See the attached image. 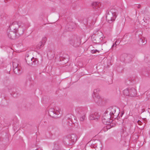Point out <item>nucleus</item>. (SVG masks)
Here are the masks:
<instances>
[{
	"instance_id": "18",
	"label": "nucleus",
	"mask_w": 150,
	"mask_h": 150,
	"mask_svg": "<svg viewBox=\"0 0 150 150\" xmlns=\"http://www.w3.org/2000/svg\"><path fill=\"white\" fill-rule=\"evenodd\" d=\"M26 61L27 63L30 66H32V58H28V57L26 59Z\"/></svg>"
},
{
	"instance_id": "28",
	"label": "nucleus",
	"mask_w": 150,
	"mask_h": 150,
	"mask_svg": "<svg viewBox=\"0 0 150 150\" xmlns=\"http://www.w3.org/2000/svg\"><path fill=\"white\" fill-rule=\"evenodd\" d=\"M36 59L34 58L33 57L32 58V66L35 65L36 64Z\"/></svg>"
},
{
	"instance_id": "16",
	"label": "nucleus",
	"mask_w": 150,
	"mask_h": 150,
	"mask_svg": "<svg viewBox=\"0 0 150 150\" xmlns=\"http://www.w3.org/2000/svg\"><path fill=\"white\" fill-rule=\"evenodd\" d=\"M148 115V112L145 111V110H144L142 112H141V116H142V117H141V119H142V120H146V117L147 115Z\"/></svg>"
},
{
	"instance_id": "1",
	"label": "nucleus",
	"mask_w": 150,
	"mask_h": 150,
	"mask_svg": "<svg viewBox=\"0 0 150 150\" xmlns=\"http://www.w3.org/2000/svg\"><path fill=\"white\" fill-rule=\"evenodd\" d=\"M77 140V137L75 134L67 135L64 139V142L67 145L73 144Z\"/></svg>"
},
{
	"instance_id": "25",
	"label": "nucleus",
	"mask_w": 150,
	"mask_h": 150,
	"mask_svg": "<svg viewBox=\"0 0 150 150\" xmlns=\"http://www.w3.org/2000/svg\"><path fill=\"white\" fill-rule=\"evenodd\" d=\"M145 75L149 77H150V68H148L146 73L145 74Z\"/></svg>"
},
{
	"instance_id": "34",
	"label": "nucleus",
	"mask_w": 150,
	"mask_h": 150,
	"mask_svg": "<svg viewBox=\"0 0 150 150\" xmlns=\"http://www.w3.org/2000/svg\"><path fill=\"white\" fill-rule=\"evenodd\" d=\"M52 150H61L60 149L57 147V148L56 147H55Z\"/></svg>"
},
{
	"instance_id": "31",
	"label": "nucleus",
	"mask_w": 150,
	"mask_h": 150,
	"mask_svg": "<svg viewBox=\"0 0 150 150\" xmlns=\"http://www.w3.org/2000/svg\"><path fill=\"white\" fill-rule=\"evenodd\" d=\"M119 24L120 25L122 24V26H123L124 25V22L123 20H122V21H120L119 22Z\"/></svg>"
},
{
	"instance_id": "19",
	"label": "nucleus",
	"mask_w": 150,
	"mask_h": 150,
	"mask_svg": "<svg viewBox=\"0 0 150 150\" xmlns=\"http://www.w3.org/2000/svg\"><path fill=\"white\" fill-rule=\"evenodd\" d=\"M147 122V121L146 120H141V129L144 128Z\"/></svg>"
},
{
	"instance_id": "10",
	"label": "nucleus",
	"mask_w": 150,
	"mask_h": 150,
	"mask_svg": "<svg viewBox=\"0 0 150 150\" xmlns=\"http://www.w3.org/2000/svg\"><path fill=\"white\" fill-rule=\"evenodd\" d=\"M21 26V25L19 24V22L14 21L11 24L8 28H10V29L15 30L17 32H19L18 30H17L19 27H20Z\"/></svg>"
},
{
	"instance_id": "36",
	"label": "nucleus",
	"mask_w": 150,
	"mask_h": 150,
	"mask_svg": "<svg viewBox=\"0 0 150 150\" xmlns=\"http://www.w3.org/2000/svg\"><path fill=\"white\" fill-rule=\"evenodd\" d=\"M124 114V111H122L121 113V114L120 115V116L122 117L123 115Z\"/></svg>"
},
{
	"instance_id": "7",
	"label": "nucleus",
	"mask_w": 150,
	"mask_h": 150,
	"mask_svg": "<svg viewBox=\"0 0 150 150\" xmlns=\"http://www.w3.org/2000/svg\"><path fill=\"white\" fill-rule=\"evenodd\" d=\"M111 116L108 112L104 113L102 117V121L103 124L108 125L110 123Z\"/></svg>"
},
{
	"instance_id": "15",
	"label": "nucleus",
	"mask_w": 150,
	"mask_h": 150,
	"mask_svg": "<svg viewBox=\"0 0 150 150\" xmlns=\"http://www.w3.org/2000/svg\"><path fill=\"white\" fill-rule=\"evenodd\" d=\"M93 8L95 9H98L101 6V4L98 2H93L91 4Z\"/></svg>"
},
{
	"instance_id": "6",
	"label": "nucleus",
	"mask_w": 150,
	"mask_h": 150,
	"mask_svg": "<svg viewBox=\"0 0 150 150\" xmlns=\"http://www.w3.org/2000/svg\"><path fill=\"white\" fill-rule=\"evenodd\" d=\"M117 16L116 13L114 12L113 13L112 12L108 13L106 16V19L110 23H112L114 21Z\"/></svg>"
},
{
	"instance_id": "13",
	"label": "nucleus",
	"mask_w": 150,
	"mask_h": 150,
	"mask_svg": "<svg viewBox=\"0 0 150 150\" xmlns=\"http://www.w3.org/2000/svg\"><path fill=\"white\" fill-rule=\"evenodd\" d=\"M99 118V115L98 112L92 113L89 116V119L91 120H98Z\"/></svg>"
},
{
	"instance_id": "24",
	"label": "nucleus",
	"mask_w": 150,
	"mask_h": 150,
	"mask_svg": "<svg viewBox=\"0 0 150 150\" xmlns=\"http://www.w3.org/2000/svg\"><path fill=\"white\" fill-rule=\"evenodd\" d=\"M144 60L146 62H149L150 61V55L148 54L145 55Z\"/></svg>"
},
{
	"instance_id": "5",
	"label": "nucleus",
	"mask_w": 150,
	"mask_h": 150,
	"mask_svg": "<svg viewBox=\"0 0 150 150\" xmlns=\"http://www.w3.org/2000/svg\"><path fill=\"white\" fill-rule=\"evenodd\" d=\"M76 111L79 115V120L80 121L83 122L85 119L86 112L81 108H77L76 109Z\"/></svg>"
},
{
	"instance_id": "33",
	"label": "nucleus",
	"mask_w": 150,
	"mask_h": 150,
	"mask_svg": "<svg viewBox=\"0 0 150 150\" xmlns=\"http://www.w3.org/2000/svg\"><path fill=\"white\" fill-rule=\"evenodd\" d=\"M98 52V51L96 50H92L91 53H94L96 52Z\"/></svg>"
},
{
	"instance_id": "3",
	"label": "nucleus",
	"mask_w": 150,
	"mask_h": 150,
	"mask_svg": "<svg viewBox=\"0 0 150 150\" xmlns=\"http://www.w3.org/2000/svg\"><path fill=\"white\" fill-rule=\"evenodd\" d=\"M16 60H14L13 62V71L14 73L17 75H20L22 72L21 67L17 62Z\"/></svg>"
},
{
	"instance_id": "38",
	"label": "nucleus",
	"mask_w": 150,
	"mask_h": 150,
	"mask_svg": "<svg viewBox=\"0 0 150 150\" xmlns=\"http://www.w3.org/2000/svg\"><path fill=\"white\" fill-rule=\"evenodd\" d=\"M142 25H143L144 26L145 25V24H141Z\"/></svg>"
},
{
	"instance_id": "17",
	"label": "nucleus",
	"mask_w": 150,
	"mask_h": 150,
	"mask_svg": "<svg viewBox=\"0 0 150 150\" xmlns=\"http://www.w3.org/2000/svg\"><path fill=\"white\" fill-rule=\"evenodd\" d=\"M55 110L53 109H50L48 111L49 115L53 117H55Z\"/></svg>"
},
{
	"instance_id": "32",
	"label": "nucleus",
	"mask_w": 150,
	"mask_h": 150,
	"mask_svg": "<svg viewBox=\"0 0 150 150\" xmlns=\"http://www.w3.org/2000/svg\"><path fill=\"white\" fill-rule=\"evenodd\" d=\"M67 28H68V31H71L73 29V28L72 27H68V25H67Z\"/></svg>"
},
{
	"instance_id": "21",
	"label": "nucleus",
	"mask_w": 150,
	"mask_h": 150,
	"mask_svg": "<svg viewBox=\"0 0 150 150\" xmlns=\"http://www.w3.org/2000/svg\"><path fill=\"white\" fill-rule=\"evenodd\" d=\"M44 45V44L40 42L36 46V48L37 49H40L41 47H43Z\"/></svg>"
},
{
	"instance_id": "43",
	"label": "nucleus",
	"mask_w": 150,
	"mask_h": 150,
	"mask_svg": "<svg viewBox=\"0 0 150 150\" xmlns=\"http://www.w3.org/2000/svg\"><path fill=\"white\" fill-rule=\"evenodd\" d=\"M142 123H143V121H142Z\"/></svg>"
},
{
	"instance_id": "22",
	"label": "nucleus",
	"mask_w": 150,
	"mask_h": 150,
	"mask_svg": "<svg viewBox=\"0 0 150 150\" xmlns=\"http://www.w3.org/2000/svg\"><path fill=\"white\" fill-rule=\"evenodd\" d=\"M111 127L110 125H108L104 127L102 130V131L104 132L107 131L109 129L111 128Z\"/></svg>"
},
{
	"instance_id": "29",
	"label": "nucleus",
	"mask_w": 150,
	"mask_h": 150,
	"mask_svg": "<svg viewBox=\"0 0 150 150\" xmlns=\"http://www.w3.org/2000/svg\"><path fill=\"white\" fill-rule=\"evenodd\" d=\"M117 43L118 44H119V41H116L114 44L112 46V48L113 49L115 45V47H116L117 45Z\"/></svg>"
},
{
	"instance_id": "27",
	"label": "nucleus",
	"mask_w": 150,
	"mask_h": 150,
	"mask_svg": "<svg viewBox=\"0 0 150 150\" xmlns=\"http://www.w3.org/2000/svg\"><path fill=\"white\" fill-rule=\"evenodd\" d=\"M46 38L45 37H43L42 38V40L40 42H42L44 44V45H45L46 42Z\"/></svg>"
},
{
	"instance_id": "12",
	"label": "nucleus",
	"mask_w": 150,
	"mask_h": 150,
	"mask_svg": "<svg viewBox=\"0 0 150 150\" xmlns=\"http://www.w3.org/2000/svg\"><path fill=\"white\" fill-rule=\"evenodd\" d=\"M131 55L127 54H123L120 57V59L123 62H129V61L131 60Z\"/></svg>"
},
{
	"instance_id": "41",
	"label": "nucleus",
	"mask_w": 150,
	"mask_h": 150,
	"mask_svg": "<svg viewBox=\"0 0 150 150\" xmlns=\"http://www.w3.org/2000/svg\"><path fill=\"white\" fill-rule=\"evenodd\" d=\"M137 33H138V32Z\"/></svg>"
},
{
	"instance_id": "39",
	"label": "nucleus",
	"mask_w": 150,
	"mask_h": 150,
	"mask_svg": "<svg viewBox=\"0 0 150 150\" xmlns=\"http://www.w3.org/2000/svg\"><path fill=\"white\" fill-rule=\"evenodd\" d=\"M143 21H144V22H145V21H144V19H143Z\"/></svg>"
},
{
	"instance_id": "26",
	"label": "nucleus",
	"mask_w": 150,
	"mask_h": 150,
	"mask_svg": "<svg viewBox=\"0 0 150 150\" xmlns=\"http://www.w3.org/2000/svg\"><path fill=\"white\" fill-rule=\"evenodd\" d=\"M72 116V115H67V119L69 120H70L71 121V123H70L69 122V123H70L71 124L72 123L71 121Z\"/></svg>"
},
{
	"instance_id": "14",
	"label": "nucleus",
	"mask_w": 150,
	"mask_h": 150,
	"mask_svg": "<svg viewBox=\"0 0 150 150\" xmlns=\"http://www.w3.org/2000/svg\"><path fill=\"white\" fill-rule=\"evenodd\" d=\"M129 96L131 97H134L137 95V91L135 89L132 88H129Z\"/></svg>"
},
{
	"instance_id": "40",
	"label": "nucleus",
	"mask_w": 150,
	"mask_h": 150,
	"mask_svg": "<svg viewBox=\"0 0 150 150\" xmlns=\"http://www.w3.org/2000/svg\"><path fill=\"white\" fill-rule=\"evenodd\" d=\"M144 111V110H142V111H141V112H142V111Z\"/></svg>"
},
{
	"instance_id": "23",
	"label": "nucleus",
	"mask_w": 150,
	"mask_h": 150,
	"mask_svg": "<svg viewBox=\"0 0 150 150\" xmlns=\"http://www.w3.org/2000/svg\"><path fill=\"white\" fill-rule=\"evenodd\" d=\"M141 42L142 43V45H144L146 43L147 41L144 37H141Z\"/></svg>"
},
{
	"instance_id": "11",
	"label": "nucleus",
	"mask_w": 150,
	"mask_h": 150,
	"mask_svg": "<svg viewBox=\"0 0 150 150\" xmlns=\"http://www.w3.org/2000/svg\"><path fill=\"white\" fill-rule=\"evenodd\" d=\"M117 109L116 107H110L108 109L107 112H109V114L111 116H117L118 115V112H116V110Z\"/></svg>"
},
{
	"instance_id": "4",
	"label": "nucleus",
	"mask_w": 150,
	"mask_h": 150,
	"mask_svg": "<svg viewBox=\"0 0 150 150\" xmlns=\"http://www.w3.org/2000/svg\"><path fill=\"white\" fill-rule=\"evenodd\" d=\"M103 35L101 33H98L97 34L92 36L91 39L93 43H99L103 41Z\"/></svg>"
},
{
	"instance_id": "42",
	"label": "nucleus",
	"mask_w": 150,
	"mask_h": 150,
	"mask_svg": "<svg viewBox=\"0 0 150 150\" xmlns=\"http://www.w3.org/2000/svg\"><path fill=\"white\" fill-rule=\"evenodd\" d=\"M149 134H150V131H149Z\"/></svg>"
},
{
	"instance_id": "9",
	"label": "nucleus",
	"mask_w": 150,
	"mask_h": 150,
	"mask_svg": "<svg viewBox=\"0 0 150 150\" xmlns=\"http://www.w3.org/2000/svg\"><path fill=\"white\" fill-rule=\"evenodd\" d=\"M99 91V89H96L93 91V96L96 103H100L102 101V100L98 93V91Z\"/></svg>"
},
{
	"instance_id": "44",
	"label": "nucleus",
	"mask_w": 150,
	"mask_h": 150,
	"mask_svg": "<svg viewBox=\"0 0 150 150\" xmlns=\"http://www.w3.org/2000/svg\"><path fill=\"white\" fill-rule=\"evenodd\" d=\"M143 23V22H142V24Z\"/></svg>"
},
{
	"instance_id": "30",
	"label": "nucleus",
	"mask_w": 150,
	"mask_h": 150,
	"mask_svg": "<svg viewBox=\"0 0 150 150\" xmlns=\"http://www.w3.org/2000/svg\"><path fill=\"white\" fill-rule=\"evenodd\" d=\"M55 117H57V115H59V114H60V113L59 111L58 110H56L55 111Z\"/></svg>"
},
{
	"instance_id": "20",
	"label": "nucleus",
	"mask_w": 150,
	"mask_h": 150,
	"mask_svg": "<svg viewBox=\"0 0 150 150\" xmlns=\"http://www.w3.org/2000/svg\"><path fill=\"white\" fill-rule=\"evenodd\" d=\"M123 94L126 96H129V88L125 89L123 92Z\"/></svg>"
},
{
	"instance_id": "37",
	"label": "nucleus",
	"mask_w": 150,
	"mask_h": 150,
	"mask_svg": "<svg viewBox=\"0 0 150 150\" xmlns=\"http://www.w3.org/2000/svg\"><path fill=\"white\" fill-rule=\"evenodd\" d=\"M141 6L140 5H138L137 6V7L138 8H139Z\"/></svg>"
},
{
	"instance_id": "2",
	"label": "nucleus",
	"mask_w": 150,
	"mask_h": 150,
	"mask_svg": "<svg viewBox=\"0 0 150 150\" xmlns=\"http://www.w3.org/2000/svg\"><path fill=\"white\" fill-rule=\"evenodd\" d=\"M23 33V29L22 30L21 33H20L8 28L7 30V35L9 38L14 39L18 37L20 35H22Z\"/></svg>"
},
{
	"instance_id": "35",
	"label": "nucleus",
	"mask_w": 150,
	"mask_h": 150,
	"mask_svg": "<svg viewBox=\"0 0 150 150\" xmlns=\"http://www.w3.org/2000/svg\"><path fill=\"white\" fill-rule=\"evenodd\" d=\"M137 122L139 125H141V121L139 120H138Z\"/></svg>"
},
{
	"instance_id": "8",
	"label": "nucleus",
	"mask_w": 150,
	"mask_h": 150,
	"mask_svg": "<svg viewBox=\"0 0 150 150\" xmlns=\"http://www.w3.org/2000/svg\"><path fill=\"white\" fill-rule=\"evenodd\" d=\"M80 39L79 38L75 37L70 40L69 43L71 45L76 47L80 45Z\"/></svg>"
}]
</instances>
